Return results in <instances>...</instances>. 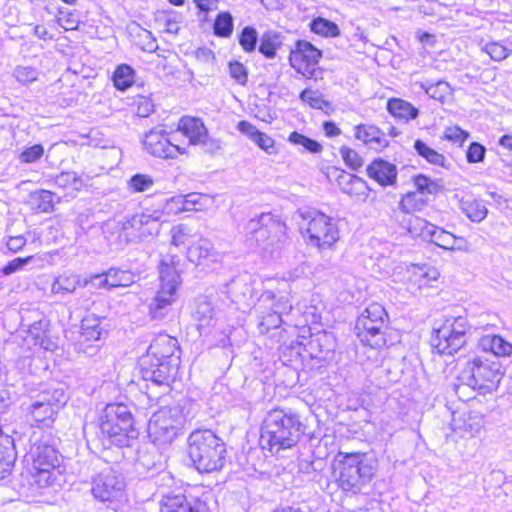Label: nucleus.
<instances>
[{"instance_id":"f257e3e1","label":"nucleus","mask_w":512,"mask_h":512,"mask_svg":"<svg viewBox=\"0 0 512 512\" xmlns=\"http://www.w3.org/2000/svg\"><path fill=\"white\" fill-rule=\"evenodd\" d=\"M303 425L299 415L292 409L274 408L267 412L262 426L259 444L271 455L290 449L299 442Z\"/></svg>"},{"instance_id":"f03ea898","label":"nucleus","mask_w":512,"mask_h":512,"mask_svg":"<svg viewBox=\"0 0 512 512\" xmlns=\"http://www.w3.org/2000/svg\"><path fill=\"white\" fill-rule=\"evenodd\" d=\"M97 440L105 449L130 447L138 436L131 409L124 403L107 404L99 417Z\"/></svg>"},{"instance_id":"7ed1b4c3","label":"nucleus","mask_w":512,"mask_h":512,"mask_svg":"<svg viewBox=\"0 0 512 512\" xmlns=\"http://www.w3.org/2000/svg\"><path fill=\"white\" fill-rule=\"evenodd\" d=\"M246 241L251 247L260 248L278 256L291 245L286 224L272 213H261L252 217L245 225Z\"/></svg>"},{"instance_id":"20e7f679","label":"nucleus","mask_w":512,"mask_h":512,"mask_svg":"<svg viewBox=\"0 0 512 512\" xmlns=\"http://www.w3.org/2000/svg\"><path fill=\"white\" fill-rule=\"evenodd\" d=\"M334 463L339 487L352 494L360 493L372 481L378 469L377 459L360 452H339Z\"/></svg>"},{"instance_id":"39448f33","label":"nucleus","mask_w":512,"mask_h":512,"mask_svg":"<svg viewBox=\"0 0 512 512\" xmlns=\"http://www.w3.org/2000/svg\"><path fill=\"white\" fill-rule=\"evenodd\" d=\"M188 457L200 473H211L223 468L226 445L210 429H196L187 439Z\"/></svg>"},{"instance_id":"423d86ee","label":"nucleus","mask_w":512,"mask_h":512,"mask_svg":"<svg viewBox=\"0 0 512 512\" xmlns=\"http://www.w3.org/2000/svg\"><path fill=\"white\" fill-rule=\"evenodd\" d=\"M503 374L502 364L498 359L476 356L468 360L460 370L458 384L455 385L456 392L462 386H467L478 390L482 395L492 393L497 390Z\"/></svg>"},{"instance_id":"0eeeda50","label":"nucleus","mask_w":512,"mask_h":512,"mask_svg":"<svg viewBox=\"0 0 512 512\" xmlns=\"http://www.w3.org/2000/svg\"><path fill=\"white\" fill-rule=\"evenodd\" d=\"M300 232L309 245L319 249L331 248L339 239V230L334 220L314 209H298L294 214Z\"/></svg>"},{"instance_id":"6e6552de","label":"nucleus","mask_w":512,"mask_h":512,"mask_svg":"<svg viewBox=\"0 0 512 512\" xmlns=\"http://www.w3.org/2000/svg\"><path fill=\"white\" fill-rule=\"evenodd\" d=\"M90 492L96 501L114 512H123L128 506L125 479L112 468H106L92 477Z\"/></svg>"},{"instance_id":"1a4fd4ad","label":"nucleus","mask_w":512,"mask_h":512,"mask_svg":"<svg viewBox=\"0 0 512 512\" xmlns=\"http://www.w3.org/2000/svg\"><path fill=\"white\" fill-rule=\"evenodd\" d=\"M179 259L176 256H166L159 264V289L149 304V314L152 319L162 320L171 310L175 301L180 275L176 268Z\"/></svg>"},{"instance_id":"9d476101","label":"nucleus","mask_w":512,"mask_h":512,"mask_svg":"<svg viewBox=\"0 0 512 512\" xmlns=\"http://www.w3.org/2000/svg\"><path fill=\"white\" fill-rule=\"evenodd\" d=\"M387 323L388 315L385 308L379 303H370L357 317V337L366 346L373 349L382 348L386 344Z\"/></svg>"},{"instance_id":"9b49d317","label":"nucleus","mask_w":512,"mask_h":512,"mask_svg":"<svg viewBox=\"0 0 512 512\" xmlns=\"http://www.w3.org/2000/svg\"><path fill=\"white\" fill-rule=\"evenodd\" d=\"M58 443L59 439L51 433H44L40 437L33 436L29 453L37 470L38 482L52 484V470L59 467L61 459Z\"/></svg>"},{"instance_id":"f8f14e48","label":"nucleus","mask_w":512,"mask_h":512,"mask_svg":"<svg viewBox=\"0 0 512 512\" xmlns=\"http://www.w3.org/2000/svg\"><path fill=\"white\" fill-rule=\"evenodd\" d=\"M470 328L466 317H448L433 330L431 346L440 355H453L466 344Z\"/></svg>"},{"instance_id":"ddd939ff","label":"nucleus","mask_w":512,"mask_h":512,"mask_svg":"<svg viewBox=\"0 0 512 512\" xmlns=\"http://www.w3.org/2000/svg\"><path fill=\"white\" fill-rule=\"evenodd\" d=\"M67 400L64 388L57 384L41 390L35 397H32L26 411L34 422L49 427Z\"/></svg>"},{"instance_id":"4468645a","label":"nucleus","mask_w":512,"mask_h":512,"mask_svg":"<svg viewBox=\"0 0 512 512\" xmlns=\"http://www.w3.org/2000/svg\"><path fill=\"white\" fill-rule=\"evenodd\" d=\"M179 367L176 362H164L159 358L145 355L140 358L139 370L143 381L146 382L145 393L150 399H158V395L150 392L151 387H169L170 383L174 381L178 373Z\"/></svg>"},{"instance_id":"2eb2a0df","label":"nucleus","mask_w":512,"mask_h":512,"mask_svg":"<svg viewBox=\"0 0 512 512\" xmlns=\"http://www.w3.org/2000/svg\"><path fill=\"white\" fill-rule=\"evenodd\" d=\"M183 423L181 411L166 407L153 413L148 423V436L159 445L171 443L178 435Z\"/></svg>"},{"instance_id":"dca6fc26","label":"nucleus","mask_w":512,"mask_h":512,"mask_svg":"<svg viewBox=\"0 0 512 512\" xmlns=\"http://www.w3.org/2000/svg\"><path fill=\"white\" fill-rule=\"evenodd\" d=\"M127 242H143L158 235L161 224L157 216L147 213L134 214L120 222Z\"/></svg>"},{"instance_id":"f3484780","label":"nucleus","mask_w":512,"mask_h":512,"mask_svg":"<svg viewBox=\"0 0 512 512\" xmlns=\"http://www.w3.org/2000/svg\"><path fill=\"white\" fill-rule=\"evenodd\" d=\"M415 221L419 226V235L424 240L446 250L466 249L467 241L463 237L456 236L426 220L416 218Z\"/></svg>"},{"instance_id":"a211bd4d","label":"nucleus","mask_w":512,"mask_h":512,"mask_svg":"<svg viewBox=\"0 0 512 512\" xmlns=\"http://www.w3.org/2000/svg\"><path fill=\"white\" fill-rule=\"evenodd\" d=\"M321 57L322 52L313 44L306 40H298L295 48L290 51L289 62L298 73L310 78Z\"/></svg>"},{"instance_id":"6ab92c4d","label":"nucleus","mask_w":512,"mask_h":512,"mask_svg":"<svg viewBox=\"0 0 512 512\" xmlns=\"http://www.w3.org/2000/svg\"><path fill=\"white\" fill-rule=\"evenodd\" d=\"M143 146L147 153L163 159L175 158L177 154L183 153L179 146L171 143L165 129L154 128L147 132Z\"/></svg>"},{"instance_id":"aec40b11","label":"nucleus","mask_w":512,"mask_h":512,"mask_svg":"<svg viewBox=\"0 0 512 512\" xmlns=\"http://www.w3.org/2000/svg\"><path fill=\"white\" fill-rule=\"evenodd\" d=\"M336 348V339L333 333L328 331H318L311 334L308 341L304 344V350L313 359L328 361L333 358Z\"/></svg>"},{"instance_id":"412c9836","label":"nucleus","mask_w":512,"mask_h":512,"mask_svg":"<svg viewBox=\"0 0 512 512\" xmlns=\"http://www.w3.org/2000/svg\"><path fill=\"white\" fill-rule=\"evenodd\" d=\"M180 348L176 338L167 334L158 335L150 344L147 355L159 358L164 362H176L180 366Z\"/></svg>"},{"instance_id":"4be33fe9","label":"nucleus","mask_w":512,"mask_h":512,"mask_svg":"<svg viewBox=\"0 0 512 512\" xmlns=\"http://www.w3.org/2000/svg\"><path fill=\"white\" fill-rule=\"evenodd\" d=\"M162 499L160 512H207L206 504L191 495L167 494Z\"/></svg>"},{"instance_id":"5701e85b","label":"nucleus","mask_w":512,"mask_h":512,"mask_svg":"<svg viewBox=\"0 0 512 512\" xmlns=\"http://www.w3.org/2000/svg\"><path fill=\"white\" fill-rule=\"evenodd\" d=\"M336 172V182L341 192L358 201L365 202L367 200L371 189L364 179L343 170H336Z\"/></svg>"},{"instance_id":"b1692460","label":"nucleus","mask_w":512,"mask_h":512,"mask_svg":"<svg viewBox=\"0 0 512 512\" xmlns=\"http://www.w3.org/2000/svg\"><path fill=\"white\" fill-rule=\"evenodd\" d=\"M366 172L369 178L383 187L392 186L397 180L396 166L381 158L373 160L367 166Z\"/></svg>"},{"instance_id":"393cba45","label":"nucleus","mask_w":512,"mask_h":512,"mask_svg":"<svg viewBox=\"0 0 512 512\" xmlns=\"http://www.w3.org/2000/svg\"><path fill=\"white\" fill-rule=\"evenodd\" d=\"M187 258L191 263L202 265L208 262H217L219 254L210 240L201 238L188 247Z\"/></svg>"},{"instance_id":"a878e982","label":"nucleus","mask_w":512,"mask_h":512,"mask_svg":"<svg viewBox=\"0 0 512 512\" xmlns=\"http://www.w3.org/2000/svg\"><path fill=\"white\" fill-rule=\"evenodd\" d=\"M237 128L267 154L277 153L274 139L266 133L259 131L250 122L242 120L238 123Z\"/></svg>"},{"instance_id":"bb28decb","label":"nucleus","mask_w":512,"mask_h":512,"mask_svg":"<svg viewBox=\"0 0 512 512\" xmlns=\"http://www.w3.org/2000/svg\"><path fill=\"white\" fill-rule=\"evenodd\" d=\"M355 137L375 150H381L389 144L384 132L374 125L362 124L356 126Z\"/></svg>"},{"instance_id":"cd10ccee","label":"nucleus","mask_w":512,"mask_h":512,"mask_svg":"<svg viewBox=\"0 0 512 512\" xmlns=\"http://www.w3.org/2000/svg\"><path fill=\"white\" fill-rule=\"evenodd\" d=\"M85 287H87V282L80 274L64 273L55 278L51 292L55 295H66L74 293L77 288Z\"/></svg>"},{"instance_id":"c85d7f7f","label":"nucleus","mask_w":512,"mask_h":512,"mask_svg":"<svg viewBox=\"0 0 512 512\" xmlns=\"http://www.w3.org/2000/svg\"><path fill=\"white\" fill-rule=\"evenodd\" d=\"M17 453L14 440L8 435H0V479L7 477L15 463Z\"/></svg>"},{"instance_id":"c756f323","label":"nucleus","mask_w":512,"mask_h":512,"mask_svg":"<svg viewBox=\"0 0 512 512\" xmlns=\"http://www.w3.org/2000/svg\"><path fill=\"white\" fill-rule=\"evenodd\" d=\"M479 347L490 352V359H498L499 356H510L512 354V344L499 335H485L479 340Z\"/></svg>"},{"instance_id":"7c9ffc66","label":"nucleus","mask_w":512,"mask_h":512,"mask_svg":"<svg viewBox=\"0 0 512 512\" xmlns=\"http://www.w3.org/2000/svg\"><path fill=\"white\" fill-rule=\"evenodd\" d=\"M178 130L189 139L191 145H197L208 132L201 119L189 116L180 119Z\"/></svg>"},{"instance_id":"2f4dec72","label":"nucleus","mask_w":512,"mask_h":512,"mask_svg":"<svg viewBox=\"0 0 512 512\" xmlns=\"http://www.w3.org/2000/svg\"><path fill=\"white\" fill-rule=\"evenodd\" d=\"M103 318L90 314L85 316L81 321L80 339L83 341L100 342L106 331L101 327Z\"/></svg>"},{"instance_id":"473e14b6","label":"nucleus","mask_w":512,"mask_h":512,"mask_svg":"<svg viewBox=\"0 0 512 512\" xmlns=\"http://www.w3.org/2000/svg\"><path fill=\"white\" fill-rule=\"evenodd\" d=\"M260 308L274 311L282 318L292 310V304L287 296H277L273 291H265L260 297Z\"/></svg>"},{"instance_id":"72a5a7b5","label":"nucleus","mask_w":512,"mask_h":512,"mask_svg":"<svg viewBox=\"0 0 512 512\" xmlns=\"http://www.w3.org/2000/svg\"><path fill=\"white\" fill-rule=\"evenodd\" d=\"M387 110L395 118L405 121L416 119L419 115L418 108L401 98L389 99L387 102Z\"/></svg>"},{"instance_id":"f704fd0d","label":"nucleus","mask_w":512,"mask_h":512,"mask_svg":"<svg viewBox=\"0 0 512 512\" xmlns=\"http://www.w3.org/2000/svg\"><path fill=\"white\" fill-rule=\"evenodd\" d=\"M284 36L280 32L266 31L260 38L258 51L267 59H273L277 50L282 46Z\"/></svg>"},{"instance_id":"c9c22d12","label":"nucleus","mask_w":512,"mask_h":512,"mask_svg":"<svg viewBox=\"0 0 512 512\" xmlns=\"http://www.w3.org/2000/svg\"><path fill=\"white\" fill-rule=\"evenodd\" d=\"M461 210L472 222H481L487 216L488 209L482 200L467 198L461 201Z\"/></svg>"},{"instance_id":"e433bc0d","label":"nucleus","mask_w":512,"mask_h":512,"mask_svg":"<svg viewBox=\"0 0 512 512\" xmlns=\"http://www.w3.org/2000/svg\"><path fill=\"white\" fill-rule=\"evenodd\" d=\"M135 70L127 64L119 65L113 73L114 86L121 91H126L135 81Z\"/></svg>"},{"instance_id":"4c0bfd02","label":"nucleus","mask_w":512,"mask_h":512,"mask_svg":"<svg viewBox=\"0 0 512 512\" xmlns=\"http://www.w3.org/2000/svg\"><path fill=\"white\" fill-rule=\"evenodd\" d=\"M427 202L428 198L422 193L408 192L402 196L399 208L404 213L421 211L427 205Z\"/></svg>"},{"instance_id":"58836bf2","label":"nucleus","mask_w":512,"mask_h":512,"mask_svg":"<svg viewBox=\"0 0 512 512\" xmlns=\"http://www.w3.org/2000/svg\"><path fill=\"white\" fill-rule=\"evenodd\" d=\"M414 149L419 156L424 158L428 163L440 167L446 166V158L443 154L429 147L425 142L417 139L414 142Z\"/></svg>"},{"instance_id":"ea45409f","label":"nucleus","mask_w":512,"mask_h":512,"mask_svg":"<svg viewBox=\"0 0 512 512\" xmlns=\"http://www.w3.org/2000/svg\"><path fill=\"white\" fill-rule=\"evenodd\" d=\"M213 315L214 309L212 304L204 298L199 299L193 313V317L195 321H197V328L199 331L210 325Z\"/></svg>"},{"instance_id":"a19ab883","label":"nucleus","mask_w":512,"mask_h":512,"mask_svg":"<svg viewBox=\"0 0 512 512\" xmlns=\"http://www.w3.org/2000/svg\"><path fill=\"white\" fill-rule=\"evenodd\" d=\"M55 194L48 190H39L31 194L37 213H51L54 210Z\"/></svg>"},{"instance_id":"79ce46f5","label":"nucleus","mask_w":512,"mask_h":512,"mask_svg":"<svg viewBox=\"0 0 512 512\" xmlns=\"http://www.w3.org/2000/svg\"><path fill=\"white\" fill-rule=\"evenodd\" d=\"M420 87L424 89L426 94L431 98L442 102L450 93L449 83L443 80H439L437 82L425 80L420 83Z\"/></svg>"},{"instance_id":"37998d69","label":"nucleus","mask_w":512,"mask_h":512,"mask_svg":"<svg viewBox=\"0 0 512 512\" xmlns=\"http://www.w3.org/2000/svg\"><path fill=\"white\" fill-rule=\"evenodd\" d=\"M258 329L261 334L268 333L271 329L280 327L282 323H285L283 318L269 309L260 308Z\"/></svg>"},{"instance_id":"c03bdc74","label":"nucleus","mask_w":512,"mask_h":512,"mask_svg":"<svg viewBox=\"0 0 512 512\" xmlns=\"http://www.w3.org/2000/svg\"><path fill=\"white\" fill-rule=\"evenodd\" d=\"M309 26L312 32L324 37H336L340 34L336 23L322 17L313 19Z\"/></svg>"},{"instance_id":"a18cd8bd","label":"nucleus","mask_w":512,"mask_h":512,"mask_svg":"<svg viewBox=\"0 0 512 512\" xmlns=\"http://www.w3.org/2000/svg\"><path fill=\"white\" fill-rule=\"evenodd\" d=\"M233 17L229 12H220L214 21L213 31L217 37L227 38L233 33Z\"/></svg>"},{"instance_id":"49530a36","label":"nucleus","mask_w":512,"mask_h":512,"mask_svg":"<svg viewBox=\"0 0 512 512\" xmlns=\"http://www.w3.org/2000/svg\"><path fill=\"white\" fill-rule=\"evenodd\" d=\"M227 287V292L231 295V300L235 303H239L252 295V287L242 278L233 279Z\"/></svg>"},{"instance_id":"de8ad7c7","label":"nucleus","mask_w":512,"mask_h":512,"mask_svg":"<svg viewBox=\"0 0 512 512\" xmlns=\"http://www.w3.org/2000/svg\"><path fill=\"white\" fill-rule=\"evenodd\" d=\"M238 41L246 53H252L257 47L258 32L252 26H245L238 36Z\"/></svg>"},{"instance_id":"09e8293b","label":"nucleus","mask_w":512,"mask_h":512,"mask_svg":"<svg viewBox=\"0 0 512 512\" xmlns=\"http://www.w3.org/2000/svg\"><path fill=\"white\" fill-rule=\"evenodd\" d=\"M289 142L294 145H300L305 151L310 153H320L323 149L322 145L316 140H313L297 131L292 132L288 137Z\"/></svg>"},{"instance_id":"8fccbe9b","label":"nucleus","mask_w":512,"mask_h":512,"mask_svg":"<svg viewBox=\"0 0 512 512\" xmlns=\"http://www.w3.org/2000/svg\"><path fill=\"white\" fill-rule=\"evenodd\" d=\"M300 99L308 103L310 107L314 109H320L323 110L324 108H327L330 106V103L323 99L322 94L317 90H312L309 88L304 89L300 93Z\"/></svg>"},{"instance_id":"3c124183","label":"nucleus","mask_w":512,"mask_h":512,"mask_svg":"<svg viewBox=\"0 0 512 512\" xmlns=\"http://www.w3.org/2000/svg\"><path fill=\"white\" fill-rule=\"evenodd\" d=\"M82 184L83 182L76 172H62L55 177V185H57L60 188H71L73 190H80Z\"/></svg>"},{"instance_id":"603ef678","label":"nucleus","mask_w":512,"mask_h":512,"mask_svg":"<svg viewBox=\"0 0 512 512\" xmlns=\"http://www.w3.org/2000/svg\"><path fill=\"white\" fill-rule=\"evenodd\" d=\"M154 185V179L147 174L137 173L128 181V188L132 192H145L150 190Z\"/></svg>"},{"instance_id":"864d4df0","label":"nucleus","mask_w":512,"mask_h":512,"mask_svg":"<svg viewBox=\"0 0 512 512\" xmlns=\"http://www.w3.org/2000/svg\"><path fill=\"white\" fill-rule=\"evenodd\" d=\"M13 76L19 83L28 85L37 80L38 71L31 66H17L13 71Z\"/></svg>"},{"instance_id":"5fc2aeb1","label":"nucleus","mask_w":512,"mask_h":512,"mask_svg":"<svg viewBox=\"0 0 512 512\" xmlns=\"http://www.w3.org/2000/svg\"><path fill=\"white\" fill-rule=\"evenodd\" d=\"M486 147L479 142H471L466 151V160L469 164L483 162L486 156Z\"/></svg>"},{"instance_id":"6e6d98bb","label":"nucleus","mask_w":512,"mask_h":512,"mask_svg":"<svg viewBox=\"0 0 512 512\" xmlns=\"http://www.w3.org/2000/svg\"><path fill=\"white\" fill-rule=\"evenodd\" d=\"M187 211H200L209 202V197L201 193H189L184 195Z\"/></svg>"},{"instance_id":"4d7b16f0","label":"nucleus","mask_w":512,"mask_h":512,"mask_svg":"<svg viewBox=\"0 0 512 512\" xmlns=\"http://www.w3.org/2000/svg\"><path fill=\"white\" fill-rule=\"evenodd\" d=\"M340 154L345 162V164L350 167L352 170H358L363 166L362 157L353 149L343 146L340 148Z\"/></svg>"},{"instance_id":"13d9d810","label":"nucleus","mask_w":512,"mask_h":512,"mask_svg":"<svg viewBox=\"0 0 512 512\" xmlns=\"http://www.w3.org/2000/svg\"><path fill=\"white\" fill-rule=\"evenodd\" d=\"M483 51H485L494 61H502L506 59L511 53V50L498 42H491L486 44L483 48Z\"/></svg>"},{"instance_id":"bf43d9fd","label":"nucleus","mask_w":512,"mask_h":512,"mask_svg":"<svg viewBox=\"0 0 512 512\" xmlns=\"http://www.w3.org/2000/svg\"><path fill=\"white\" fill-rule=\"evenodd\" d=\"M229 75L238 84L246 85L248 81V70L247 68L238 61L229 62Z\"/></svg>"},{"instance_id":"052dcab7","label":"nucleus","mask_w":512,"mask_h":512,"mask_svg":"<svg viewBox=\"0 0 512 512\" xmlns=\"http://www.w3.org/2000/svg\"><path fill=\"white\" fill-rule=\"evenodd\" d=\"M163 211L167 214H178L186 210L184 195L173 196L165 201Z\"/></svg>"},{"instance_id":"680f3d73","label":"nucleus","mask_w":512,"mask_h":512,"mask_svg":"<svg viewBox=\"0 0 512 512\" xmlns=\"http://www.w3.org/2000/svg\"><path fill=\"white\" fill-rule=\"evenodd\" d=\"M197 145L201 146L204 153L210 155H215L222 149V141L218 138L211 137L208 132Z\"/></svg>"},{"instance_id":"e2e57ef3","label":"nucleus","mask_w":512,"mask_h":512,"mask_svg":"<svg viewBox=\"0 0 512 512\" xmlns=\"http://www.w3.org/2000/svg\"><path fill=\"white\" fill-rule=\"evenodd\" d=\"M49 321L46 319H41L39 321H35L28 330V338L33 342V344L44 337L48 332Z\"/></svg>"},{"instance_id":"0e129e2a","label":"nucleus","mask_w":512,"mask_h":512,"mask_svg":"<svg viewBox=\"0 0 512 512\" xmlns=\"http://www.w3.org/2000/svg\"><path fill=\"white\" fill-rule=\"evenodd\" d=\"M469 136V132L461 129L459 126H449L445 128L443 138L454 143L462 144Z\"/></svg>"},{"instance_id":"69168bd1","label":"nucleus","mask_w":512,"mask_h":512,"mask_svg":"<svg viewBox=\"0 0 512 512\" xmlns=\"http://www.w3.org/2000/svg\"><path fill=\"white\" fill-rule=\"evenodd\" d=\"M44 154V148L41 144H35L26 148L19 156L23 163H34L39 160Z\"/></svg>"},{"instance_id":"338daca9","label":"nucleus","mask_w":512,"mask_h":512,"mask_svg":"<svg viewBox=\"0 0 512 512\" xmlns=\"http://www.w3.org/2000/svg\"><path fill=\"white\" fill-rule=\"evenodd\" d=\"M414 184L417 188L416 192L422 193L423 195H425V193L432 194L437 188V184L423 174L414 177Z\"/></svg>"},{"instance_id":"774afa93","label":"nucleus","mask_w":512,"mask_h":512,"mask_svg":"<svg viewBox=\"0 0 512 512\" xmlns=\"http://www.w3.org/2000/svg\"><path fill=\"white\" fill-rule=\"evenodd\" d=\"M138 37L143 51L152 53L158 49L157 40L150 31L141 29Z\"/></svg>"}]
</instances>
